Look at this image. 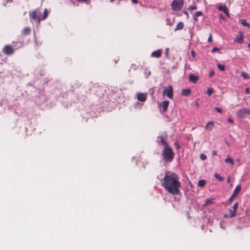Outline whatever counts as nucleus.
<instances>
[{
    "label": "nucleus",
    "mask_w": 250,
    "mask_h": 250,
    "mask_svg": "<svg viewBox=\"0 0 250 250\" xmlns=\"http://www.w3.org/2000/svg\"><path fill=\"white\" fill-rule=\"evenodd\" d=\"M213 199H207L204 206H208V205H211V204L213 203Z\"/></svg>",
    "instance_id": "obj_26"
},
{
    "label": "nucleus",
    "mask_w": 250,
    "mask_h": 250,
    "mask_svg": "<svg viewBox=\"0 0 250 250\" xmlns=\"http://www.w3.org/2000/svg\"><path fill=\"white\" fill-rule=\"evenodd\" d=\"M236 196L232 194L229 199V203H230Z\"/></svg>",
    "instance_id": "obj_33"
},
{
    "label": "nucleus",
    "mask_w": 250,
    "mask_h": 250,
    "mask_svg": "<svg viewBox=\"0 0 250 250\" xmlns=\"http://www.w3.org/2000/svg\"><path fill=\"white\" fill-rule=\"evenodd\" d=\"M213 92V89L211 88H208L207 91V94L210 96L211 95L212 93Z\"/></svg>",
    "instance_id": "obj_29"
},
{
    "label": "nucleus",
    "mask_w": 250,
    "mask_h": 250,
    "mask_svg": "<svg viewBox=\"0 0 250 250\" xmlns=\"http://www.w3.org/2000/svg\"><path fill=\"white\" fill-rule=\"evenodd\" d=\"M163 159L164 161L168 163L171 162L174 157V153L169 146H167L164 147L162 151Z\"/></svg>",
    "instance_id": "obj_2"
},
{
    "label": "nucleus",
    "mask_w": 250,
    "mask_h": 250,
    "mask_svg": "<svg viewBox=\"0 0 250 250\" xmlns=\"http://www.w3.org/2000/svg\"><path fill=\"white\" fill-rule=\"evenodd\" d=\"M147 93H139L137 94V98L138 101L144 102H145L147 98Z\"/></svg>",
    "instance_id": "obj_9"
},
{
    "label": "nucleus",
    "mask_w": 250,
    "mask_h": 250,
    "mask_svg": "<svg viewBox=\"0 0 250 250\" xmlns=\"http://www.w3.org/2000/svg\"><path fill=\"white\" fill-rule=\"evenodd\" d=\"M221 18L222 19H224V17H223V16L221 15Z\"/></svg>",
    "instance_id": "obj_52"
},
{
    "label": "nucleus",
    "mask_w": 250,
    "mask_h": 250,
    "mask_svg": "<svg viewBox=\"0 0 250 250\" xmlns=\"http://www.w3.org/2000/svg\"><path fill=\"white\" fill-rule=\"evenodd\" d=\"M190 93L191 90L190 89H186L182 90L181 94L183 96H188L190 94Z\"/></svg>",
    "instance_id": "obj_17"
},
{
    "label": "nucleus",
    "mask_w": 250,
    "mask_h": 250,
    "mask_svg": "<svg viewBox=\"0 0 250 250\" xmlns=\"http://www.w3.org/2000/svg\"><path fill=\"white\" fill-rule=\"evenodd\" d=\"M239 21L243 26L248 28L250 27V24L247 22L246 20L244 19H240Z\"/></svg>",
    "instance_id": "obj_19"
},
{
    "label": "nucleus",
    "mask_w": 250,
    "mask_h": 250,
    "mask_svg": "<svg viewBox=\"0 0 250 250\" xmlns=\"http://www.w3.org/2000/svg\"><path fill=\"white\" fill-rule=\"evenodd\" d=\"M248 46H249V48L250 50V43H249V44H248Z\"/></svg>",
    "instance_id": "obj_50"
},
{
    "label": "nucleus",
    "mask_w": 250,
    "mask_h": 250,
    "mask_svg": "<svg viewBox=\"0 0 250 250\" xmlns=\"http://www.w3.org/2000/svg\"><path fill=\"white\" fill-rule=\"evenodd\" d=\"M184 24L183 22H180L177 24L176 27L175 29V30L176 31V30H181L184 28Z\"/></svg>",
    "instance_id": "obj_20"
},
{
    "label": "nucleus",
    "mask_w": 250,
    "mask_h": 250,
    "mask_svg": "<svg viewBox=\"0 0 250 250\" xmlns=\"http://www.w3.org/2000/svg\"><path fill=\"white\" fill-rule=\"evenodd\" d=\"M200 158L202 160H205V159H206L207 157H206V156L205 154H202L200 155Z\"/></svg>",
    "instance_id": "obj_36"
},
{
    "label": "nucleus",
    "mask_w": 250,
    "mask_h": 250,
    "mask_svg": "<svg viewBox=\"0 0 250 250\" xmlns=\"http://www.w3.org/2000/svg\"><path fill=\"white\" fill-rule=\"evenodd\" d=\"M250 89H249V88H247L245 89V92H246V93H248V94L250 93Z\"/></svg>",
    "instance_id": "obj_41"
},
{
    "label": "nucleus",
    "mask_w": 250,
    "mask_h": 250,
    "mask_svg": "<svg viewBox=\"0 0 250 250\" xmlns=\"http://www.w3.org/2000/svg\"><path fill=\"white\" fill-rule=\"evenodd\" d=\"M2 52L7 55H11L14 52L13 47L10 45H6L2 48Z\"/></svg>",
    "instance_id": "obj_8"
},
{
    "label": "nucleus",
    "mask_w": 250,
    "mask_h": 250,
    "mask_svg": "<svg viewBox=\"0 0 250 250\" xmlns=\"http://www.w3.org/2000/svg\"><path fill=\"white\" fill-rule=\"evenodd\" d=\"M214 109H215V110L217 112H219V113H221L222 112V109H221V108H219V107H214Z\"/></svg>",
    "instance_id": "obj_35"
},
{
    "label": "nucleus",
    "mask_w": 250,
    "mask_h": 250,
    "mask_svg": "<svg viewBox=\"0 0 250 250\" xmlns=\"http://www.w3.org/2000/svg\"><path fill=\"white\" fill-rule=\"evenodd\" d=\"M167 134L166 132L160 133V134L157 137L156 143L159 146H163L166 147L167 146H169L167 143Z\"/></svg>",
    "instance_id": "obj_3"
},
{
    "label": "nucleus",
    "mask_w": 250,
    "mask_h": 250,
    "mask_svg": "<svg viewBox=\"0 0 250 250\" xmlns=\"http://www.w3.org/2000/svg\"><path fill=\"white\" fill-rule=\"evenodd\" d=\"M219 48L217 47H214L212 48V50H211V52H217V51H219Z\"/></svg>",
    "instance_id": "obj_34"
},
{
    "label": "nucleus",
    "mask_w": 250,
    "mask_h": 250,
    "mask_svg": "<svg viewBox=\"0 0 250 250\" xmlns=\"http://www.w3.org/2000/svg\"><path fill=\"white\" fill-rule=\"evenodd\" d=\"M41 16V12L40 10L37 8L35 9V10L33 11L32 13H30V18L31 20L35 21H38L39 22L41 21L40 17Z\"/></svg>",
    "instance_id": "obj_5"
},
{
    "label": "nucleus",
    "mask_w": 250,
    "mask_h": 250,
    "mask_svg": "<svg viewBox=\"0 0 250 250\" xmlns=\"http://www.w3.org/2000/svg\"><path fill=\"white\" fill-rule=\"evenodd\" d=\"M214 75V72L213 70H211L209 74V77L211 78Z\"/></svg>",
    "instance_id": "obj_38"
},
{
    "label": "nucleus",
    "mask_w": 250,
    "mask_h": 250,
    "mask_svg": "<svg viewBox=\"0 0 250 250\" xmlns=\"http://www.w3.org/2000/svg\"><path fill=\"white\" fill-rule=\"evenodd\" d=\"M238 203H235L233 205V207H232L233 210V211H235V212H236V210H237V208H238Z\"/></svg>",
    "instance_id": "obj_32"
},
{
    "label": "nucleus",
    "mask_w": 250,
    "mask_h": 250,
    "mask_svg": "<svg viewBox=\"0 0 250 250\" xmlns=\"http://www.w3.org/2000/svg\"><path fill=\"white\" fill-rule=\"evenodd\" d=\"M243 35L242 33H240L239 35L237 36L235 42L238 43H242L243 42Z\"/></svg>",
    "instance_id": "obj_15"
},
{
    "label": "nucleus",
    "mask_w": 250,
    "mask_h": 250,
    "mask_svg": "<svg viewBox=\"0 0 250 250\" xmlns=\"http://www.w3.org/2000/svg\"><path fill=\"white\" fill-rule=\"evenodd\" d=\"M242 76L245 79H247L249 78V76L248 74L246 72H242Z\"/></svg>",
    "instance_id": "obj_31"
},
{
    "label": "nucleus",
    "mask_w": 250,
    "mask_h": 250,
    "mask_svg": "<svg viewBox=\"0 0 250 250\" xmlns=\"http://www.w3.org/2000/svg\"><path fill=\"white\" fill-rule=\"evenodd\" d=\"M228 210H229V213L228 214H226L224 216V217L230 218L233 217H234L236 215V212L235 211H233V210H232L231 209H229V208H228Z\"/></svg>",
    "instance_id": "obj_14"
},
{
    "label": "nucleus",
    "mask_w": 250,
    "mask_h": 250,
    "mask_svg": "<svg viewBox=\"0 0 250 250\" xmlns=\"http://www.w3.org/2000/svg\"><path fill=\"white\" fill-rule=\"evenodd\" d=\"M218 10L222 11L228 17H229L228 8L225 5L220 6L218 7Z\"/></svg>",
    "instance_id": "obj_12"
},
{
    "label": "nucleus",
    "mask_w": 250,
    "mask_h": 250,
    "mask_svg": "<svg viewBox=\"0 0 250 250\" xmlns=\"http://www.w3.org/2000/svg\"><path fill=\"white\" fill-rule=\"evenodd\" d=\"M193 20H194L195 21H198L197 17H193Z\"/></svg>",
    "instance_id": "obj_48"
},
{
    "label": "nucleus",
    "mask_w": 250,
    "mask_h": 250,
    "mask_svg": "<svg viewBox=\"0 0 250 250\" xmlns=\"http://www.w3.org/2000/svg\"><path fill=\"white\" fill-rule=\"evenodd\" d=\"M212 41V35L210 34L209 37L208 38V42H211Z\"/></svg>",
    "instance_id": "obj_39"
},
{
    "label": "nucleus",
    "mask_w": 250,
    "mask_h": 250,
    "mask_svg": "<svg viewBox=\"0 0 250 250\" xmlns=\"http://www.w3.org/2000/svg\"><path fill=\"white\" fill-rule=\"evenodd\" d=\"M173 87L171 85H169L168 87H165L163 94L166 95L167 97L170 99L173 98Z\"/></svg>",
    "instance_id": "obj_7"
},
{
    "label": "nucleus",
    "mask_w": 250,
    "mask_h": 250,
    "mask_svg": "<svg viewBox=\"0 0 250 250\" xmlns=\"http://www.w3.org/2000/svg\"><path fill=\"white\" fill-rule=\"evenodd\" d=\"M214 126V123L213 122L210 121L205 126V128L208 130H211Z\"/></svg>",
    "instance_id": "obj_16"
},
{
    "label": "nucleus",
    "mask_w": 250,
    "mask_h": 250,
    "mask_svg": "<svg viewBox=\"0 0 250 250\" xmlns=\"http://www.w3.org/2000/svg\"><path fill=\"white\" fill-rule=\"evenodd\" d=\"M161 181L162 186L168 193L173 195L180 193L181 184L178 174L173 172L170 175L166 174L163 180Z\"/></svg>",
    "instance_id": "obj_1"
},
{
    "label": "nucleus",
    "mask_w": 250,
    "mask_h": 250,
    "mask_svg": "<svg viewBox=\"0 0 250 250\" xmlns=\"http://www.w3.org/2000/svg\"><path fill=\"white\" fill-rule=\"evenodd\" d=\"M48 13L46 9H45L43 12V15H42L41 14V16L40 17V20H43L45 19L47 17Z\"/></svg>",
    "instance_id": "obj_22"
},
{
    "label": "nucleus",
    "mask_w": 250,
    "mask_h": 250,
    "mask_svg": "<svg viewBox=\"0 0 250 250\" xmlns=\"http://www.w3.org/2000/svg\"><path fill=\"white\" fill-rule=\"evenodd\" d=\"M174 145H175L176 149H179L180 148V146L179 145L178 142H175L174 144Z\"/></svg>",
    "instance_id": "obj_37"
},
{
    "label": "nucleus",
    "mask_w": 250,
    "mask_h": 250,
    "mask_svg": "<svg viewBox=\"0 0 250 250\" xmlns=\"http://www.w3.org/2000/svg\"><path fill=\"white\" fill-rule=\"evenodd\" d=\"M212 154L213 156H215L217 155V152L215 150H213L212 151Z\"/></svg>",
    "instance_id": "obj_42"
},
{
    "label": "nucleus",
    "mask_w": 250,
    "mask_h": 250,
    "mask_svg": "<svg viewBox=\"0 0 250 250\" xmlns=\"http://www.w3.org/2000/svg\"><path fill=\"white\" fill-rule=\"evenodd\" d=\"M183 13L184 14H185L187 16V17L188 19V13L187 11H184Z\"/></svg>",
    "instance_id": "obj_44"
},
{
    "label": "nucleus",
    "mask_w": 250,
    "mask_h": 250,
    "mask_svg": "<svg viewBox=\"0 0 250 250\" xmlns=\"http://www.w3.org/2000/svg\"><path fill=\"white\" fill-rule=\"evenodd\" d=\"M191 56H192L193 58L195 57V56H196V53H195V52L194 51L192 50V51H191Z\"/></svg>",
    "instance_id": "obj_40"
},
{
    "label": "nucleus",
    "mask_w": 250,
    "mask_h": 250,
    "mask_svg": "<svg viewBox=\"0 0 250 250\" xmlns=\"http://www.w3.org/2000/svg\"><path fill=\"white\" fill-rule=\"evenodd\" d=\"M139 103L137 102L136 104H135V107H137V105H139Z\"/></svg>",
    "instance_id": "obj_49"
},
{
    "label": "nucleus",
    "mask_w": 250,
    "mask_h": 250,
    "mask_svg": "<svg viewBox=\"0 0 250 250\" xmlns=\"http://www.w3.org/2000/svg\"><path fill=\"white\" fill-rule=\"evenodd\" d=\"M230 177H229L228 178V179H227V183H230Z\"/></svg>",
    "instance_id": "obj_46"
},
{
    "label": "nucleus",
    "mask_w": 250,
    "mask_h": 250,
    "mask_svg": "<svg viewBox=\"0 0 250 250\" xmlns=\"http://www.w3.org/2000/svg\"><path fill=\"white\" fill-rule=\"evenodd\" d=\"M189 80L191 82L195 83L198 81L199 77L191 74L189 76Z\"/></svg>",
    "instance_id": "obj_13"
},
{
    "label": "nucleus",
    "mask_w": 250,
    "mask_h": 250,
    "mask_svg": "<svg viewBox=\"0 0 250 250\" xmlns=\"http://www.w3.org/2000/svg\"><path fill=\"white\" fill-rule=\"evenodd\" d=\"M217 66L220 70L222 71L225 70V67L224 65H222L221 64H218L217 65Z\"/></svg>",
    "instance_id": "obj_27"
},
{
    "label": "nucleus",
    "mask_w": 250,
    "mask_h": 250,
    "mask_svg": "<svg viewBox=\"0 0 250 250\" xmlns=\"http://www.w3.org/2000/svg\"><path fill=\"white\" fill-rule=\"evenodd\" d=\"M214 177L219 181H222L224 180L223 177L217 173L214 174Z\"/></svg>",
    "instance_id": "obj_25"
},
{
    "label": "nucleus",
    "mask_w": 250,
    "mask_h": 250,
    "mask_svg": "<svg viewBox=\"0 0 250 250\" xmlns=\"http://www.w3.org/2000/svg\"><path fill=\"white\" fill-rule=\"evenodd\" d=\"M206 184V181L204 180H200L198 183V186L200 187H203Z\"/></svg>",
    "instance_id": "obj_23"
},
{
    "label": "nucleus",
    "mask_w": 250,
    "mask_h": 250,
    "mask_svg": "<svg viewBox=\"0 0 250 250\" xmlns=\"http://www.w3.org/2000/svg\"><path fill=\"white\" fill-rule=\"evenodd\" d=\"M162 53V50L161 49L157 50L152 52L151 54V56L155 58H160L161 56Z\"/></svg>",
    "instance_id": "obj_10"
},
{
    "label": "nucleus",
    "mask_w": 250,
    "mask_h": 250,
    "mask_svg": "<svg viewBox=\"0 0 250 250\" xmlns=\"http://www.w3.org/2000/svg\"><path fill=\"white\" fill-rule=\"evenodd\" d=\"M169 102L168 101H164L160 104V106L162 107L163 112H166L168 106Z\"/></svg>",
    "instance_id": "obj_11"
},
{
    "label": "nucleus",
    "mask_w": 250,
    "mask_h": 250,
    "mask_svg": "<svg viewBox=\"0 0 250 250\" xmlns=\"http://www.w3.org/2000/svg\"><path fill=\"white\" fill-rule=\"evenodd\" d=\"M183 4V0H173L171 6L174 11H179L182 8Z\"/></svg>",
    "instance_id": "obj_4"
},
{
    "label": "nucleus",
    "mask_w": 250,
    "mask_h": 250,
    "mask_svg": "<svg viewBox=\"0 0 250 250\" xmlns=\"http://www.w3.org/2000/svg\"><path fill=\"white\" fill-rule=\"evenodd\" d=\"M241 189V187L240 185H237L235 188L233 193L234 195L237 196L238 194L240 192Z\"/></svg>",
    "instance_id": "obj_18"
},
{
    "label": "nucleus",
    "mask_w": 250,
    "mask_h": 250,
    "mask_svg": "<svg viewBox=\"0 0 250 250\" xmlns=\"http://www.w3.org/2000/svg\"><path fill=\"white\" fill-rule=\"evenodd\" d=\"M197 9V6L196 5H192V6H189L188 8V10L189 11H193L194 10H195Z\"/></svg>",
    "instance_id": "obj_28"
},
{
    "label": "nucleus",
    "mask_w": 250,
    "mask_h": 250,
    "mask_svg": "<svg viewBox=\"0 0 250 250\" xmlns=\"http://www.w3.org/2000/svg\"><path fill=\"white\" fill-rule=\"evenodd\" d=\"M203 15V13L201 11H197L194 13L193 15V17H198L199 16H201Z\"/></svg>",
    "instance_id": "obj_30"
},
{
    "label": "nucleus",
    "mask_w": 250,
    "mask_h": 250,
    "mask_svg": "<svg viewBox=\"0 0 250 250\" xmlns=\"http://www.w3.org/2000/svg\"><path fill=\"white\" fill-rule=\"evenodd\" d=\"M114 0H110V1L111 2H113L114 1Z\"/></svg>",
    "instance_id": "obj_51"
},
{
    "label": "nucleus",
    "mask_w": 250,
    "mask_h": 250,
    "mask_svg": "<svg viewBox=\"0 0 250 250\" xmlns=\"http://www.w3.org/2000/svg\"><path fill=\"white\" fill-rule=\"evenodd\" d=\"M225 162L227 163H230L231 166L234 164L232 158L228 157L225 160Z\"/></svg>",
    "instance_id": "obj_24"
},
{
    "label": "nucleus",
    "mask_w": 250,
    "mask_h": 250,
    "mask_svg": "<svg viewBox=\"0 0 250 250\" xmlns=\"http://www.w3.org/2000/svg\"><path fill=\"white\" fill-rule=\"evenodd\" d=\"M131 0L132 2V3H135V4L137 3L138 2V0Z\"/></svg>",
    "instance_id": "obj_43"
},
{
    "label": "nucleus",
    "mask_w": 250,
    "mask_h": 250,
    "mask_svg": "<svg viewBox=\"0 0 250 250\" xmlns=\"http://www.w3.org/2000/svg\"><path fill=\"white\" fill-rule=\"evenodd\" d=\"M250 114V110L246 108H243L238 110L237 115L238 117L240 118H244Z\"/></svg>",
    "instance_id": "obj_6"
},
{
    "label": "nucleus",
    "mask_w": 250,
    "mask_h": 250,
    "mask_svg": "<svg viewBox=\"0 0 250 250\" xmlns=\"http://www.w3.org/2000/svg\"><path fill=\"white\" fill-rule=\"evenodd\" d=\"M228 121L230 122V123H232L233 122V120L231 118H228Z\"/></svg>",
    "instance_id": "obj_45"
},
{
    "label": "nucleus",
    "mask_w": 250,
    "mask_h": 250,
    "mask_svg": "<svg viewBox=\"0 0 250 250\" xmlns=\"http://www.w3.org/2000/svg\"><path fill=\"white\" fill-rule=\"evenodd\" d=\"M168 52V48H167L165 50V53L167 55Z\"/></svg>",
    "instance_id": "obj_47"
},
{
    "label": "nucleus",
    "mask_w": 250,
    "mask_h": 250,
    "mask_svg": "<svg viewBox=\"0 0 250 250\" xmlns=\"http://www.w3.org/2000/svg\"><path fill=\"white\" fill-rule=\"evenodd\" d=\"M30 32H31V30H30V29L28 27H25L22 31V34H23L24 35H29L30 33Z\"/></svg>",
    "instance_id": "obj_21"
}]
</instances>
